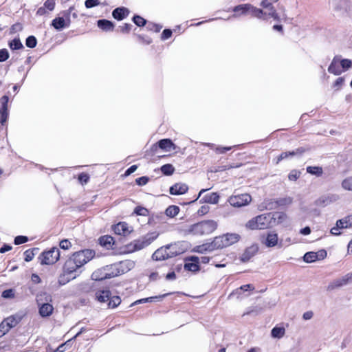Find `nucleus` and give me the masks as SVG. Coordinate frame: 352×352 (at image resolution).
Masks as SVG:
<instances>
[{
  "label": "nucleus",
  "mask_w": 352,
  "mask_h": 352,
  "mask_svg": "<svg viewBox=\"0 0 352 352\" xmlns=\"http://www.w3.org/2000/svg\"><path fill=\"white\" fill-rule=\"evenodd\" d=\"M8 58V51L6 49L0 50V62L6 61Z\"/></svg>",
  "instance_id": "obj_58"
},
{
  "label": "nucleus",
  "mask_w": 352,
  "mask_h": 352,
  "mask_svg": "<svg viewBox=\"0 0 352 352\" xmlns=\"http://www.w3.org/2000/svg\"><path fill=\"white\" fill-rule=\"evenodd\" d=\"M217 228V223L214 220H207L193 224L189 232L195 235L210 234Z\"/></svg>",
  "instance_id": "obj_2"
},
{
  "label": "nucleus",
  "mask_w": 352,
  "mask_h": 352,
  "mask_svg": "<svg viewBox=\"0 0 352 352\" xmlns=\"http://www.w3.org/2000/svg\"><path fill=\"white\" fill-rule=\"evenodd\" d=\"M135 213L138 215L146 216L148 214V210L143 207H137L135 209Z\"/></svg>",
  "instance_id": "obj_61"
},
{
  "label": "nucleus",
  "mask_w": 352,
  "mask_h": 352,
  "mask_svg": "<svg viewBox=\"0 0 352 352\" xmlns=\"http://www.w3.org/2000/svg\"><path fill=\"white\" fill-rule=\"evenodd\" d=\"M94 255L95 252L93 250L86 249L75 252L72 257L80 267L92 259Z\"/></svg>",
  "instance_id": "obj_8"
},
{
  "label": "nucleus",
  "mask_w": 352,
  "mask_h": 352,
  "mask_svg": "<svg viewBox=\"0 0 352 352\" xmlns=\"http://www.w3.org/2000/svg\"><path fill=\"white\" fill-rule=\"evenodd\" d=\"M174 167L169 164H164L161 167L162 172L166 175H170L174 172Z\"/></svg>",
  "instance_id": "obj_45"
},
{
  "label": "nucleus",
  "mask_w": 352,
  "mask_h": 352,
  "mask_svg": "<svg viewBox=\"0 0 352 352\" xmlns=\"http://www.w3.org/2000/svg\"><path fill=\"white\" fill-rule=\"evenodd\" d=\"M135 265V263L133 261L130 260H126L124 261H122L120 263V266L122 269V272L124 273V272H127L128 270H130L132 269Z\"/></svg>",
  "instance_id": "obj_41"
},
{
  "label": "nucleus",
  "mask_w": 352,
  "mask_h": 352,
  "mask_svg": "<svg viewBox=\"0 0 352 352\" xmlns=\"http://www.w3.org/2000/svg\"><path fill=\"white\" fill-rule=\"evenodd\" d=\"M133 21L136 25L139 27L144 26L146 23V21L139 15H135L133 17Z\"/></svg>",
  "instance_id": "obj_48"
},
{
  "label": "nucleus",
  "mask_w": 352,
  "mask_h": 352,
  "mask_svg": "<svg viewBox=\"0 0 352 352\" xmlns=\"http://www.w3.org/2000/svg\"><path fill=\"white\" fill-rule=\"evenodd\" d=\"M223 236L226 247L236 243L240 239V236L236 233H228Z\"/></svg>",
  "instance_id": "obj_28"
},
{
  "label": "nucleus",
  "mask_w": 352,
  "mask_h": 352,
  "mask_svg": "<svg viewBox=\"0 0 352 352\" xmlns=\"http://www.w3.org/2000/svg\"><path fill=\"white\" fill-rule=\"evenodd\" d=\"M330 3L337 11H346L349 7V0H331Z\"/></svg>",
  "instance_id": "obj_22"
},
{
  "label": "nucleus",
  "mask_w": 352,
  "mask_h": 352,
  "mask_svg": "<svg viewBox=\"0 0 352 352\" xmlns=\"http://www.w3.org/2000/svg\"><path fill=\"white\" fill-rule=\"evenodd\" d=\"M342 187L349 191H352V176L345 178L342 182Z\"/></svg>",
  "instance_id": "obj_44"
},
{
  "label": "nucleus",
  "mask_w": 352,
  "mask_h": 352,
  "mask_svg": "<svg viewBox=\"0 0 352 352\" xmlns=\"http://www.w3.org/2000/svg\"><path fill=\"white\" fill-rule=\"evenodd\" d=\"M129 14V10L124 7L117 8L112 12V16L118 21H121L126 18Z\"/></svg>",
  "instance_id": "obj_23"
},
{
  "label": "nucleus",
  "mask_w": 352,
  "mask_h": 352,
  "mask_svg": "<svg viewBox=\"0 0 352 352\" xmlns=\"http://www.w3.org/2000/svg\"><path fill=\"white\" fill-rule=\"evenodd\" d=\"M152 258L155 261H164L170 258L168 250L166 246L157 249L152 255Z\"/></svg>",
  "instance_id": "obj_21"
},
{
  "label": "nucleus",
  "mask_w": 352,
  "mask_h": 352,
  "mask_svg": "<svg viewBox=\"0 0 352 352\" xmlns=\"http://www.w3.org/2000/svg\"><path fill=\"white\" fill-rule=\"evenodd\" d=\"M72 339L67 340L66 342L58 346L54 352H65L66 351V345H69Z\"/></svg>",
  "instance_id": "obj_59"
},
{
  "label": "nucleus",
  "mask_w": 352,
  "mask_h": 352,
  "mask_svg": "<svg viewBox=\"0 0 352 352\" xmlns=\"http://www.w3.org/2000/svg\"><path fill=\"white\" fill-rule=\"evenodd\" d=\"M36 300L41 316L48 317L52 314L54 307L50 303L52 301V296L49 294L47 292L39 293L36 296Z\"/></svg>",
  "instance_id": "obj_1"
},
{
  "label": "nucleus",
  "mask_w": 352,
  "mask_h": 352,
  "mask_svg": "<svg viewBox=\"0 0 352 352\" xmlns=\"http://www.w3.org/2000/svg\"><path fill=\"white\" fill-rule=\"evenodd\" d=\"M97 23H98V28H100L101 30H102L104 31L113 30V27H114V25L111 21L106 20V19L98 20Z\"/></svg>",
  "instance_id": "obj_35"
},
{
  "label": "nucleus",
  "mask_w": 352,
  "mask_h": 352,
  "mask_svg": "<svg viewBox=\"0 0 352 352\" xmlns=\"http://www.w3.org/2000/svg\"><path fill=\"white\" fill-rule=\"evenodd\" d=\"M199 258L195 256H191L185 258L184 268L185 270L196 272L199 270Z\"/></svg>",
  "instance_id": "obj_10"
},
{
  "label": "nucleus",
  "mask_w": 352,
  "mask_h": 352,
  "mask_svg": "<svg viewBox=\"0 0 352 352\" xmlns=\"http://www.w3.org/2000/svg\"><path fill=\"white\" fill-rule=\"evenodd\" d=\"M338 227L344 228H349L352 227V214L345 217L337 221Z\"/></svg>",
  "instance_id": "obj_33"
},
{
  "label": "nucleus",
  "mask_w": 352,
  "mask_h": 352,
  "mask_svg": "<svg viewBox=\"0 0 352 352\" xmlns=\"http://www.w3.org/2000/svg\"><path fill=\"white\" fill-rule=\"evenodd\" d=\"M149 178L146 176L138 177L135 179V182L139 186H144L148 182Z\"/></svg>",
  "instance_id": "obj_56"
},
{
  "label": "nucleus",
  "mask_w": 352,
  "mask_h": 352,
  "mask_svg": "<svg viewBox=\"0 0 352 352\" xmlns=\"http://www.w3.org/2000/svg\"><path fill=\"white\" fill-rule=\"evenodd\" d=\"M248 14L258 19H262L264 14H267V12H263V10L257 8L250 3H248Z\"/></svg>",
  "instance_id": "obj_30"
},
{
  "label": "nucleus",
  "mask_w": 352,
  "mask_h": 352,
  "mask_svg": "<svg viewBox=\"0 0 352 352\" xmlns=\"http://www.w3.org/2000/svg\"><path fill=\"white\" fill-rule=\"evenodd\" d=\"M210 245L213 250L215 249H221L226 247L223 235L215 237L214 240L210 243Z\"/></svg>",
  "instance_id": "obj_34"
},
{
  "label": "nucleus",
  "mask_w": 352,
  "mask_h": 352,
  "mask_svg": "<svg viewBox=\"0 0 352 352\" xmlns=\"http://www.w3.org/2000/svg\"><path fill=\"white\" fill-rule=\"evenodd\" d=\"M350 280L347 274L344 275L340 278H338L331 282L327 287L328 290H333L336 288L342 287L350 283Z\"/></svg>",
  "instance_id": "obj_19"
},
{
  "label": "nucleus",
  "mask_w": 352,
  "mask_h": 352,
  "mask_svg": "<svg viewBox=\"0 0 352 352\" xmlns=\"http://www.w3.org/2000/svg\"><path fill=\"white\" fill-rule=\"evenodd\" d=\"M52 25L58 31L69 27V25L67 24L64 19H63L61 16H58L53 19L52 21Z\"/></svg>",
  "instance_id": "obj_25"
},
{
  "label": "nucleus",
  "mask_w": 352,
  "mask_h": 352,
  "mask_svg": "<svg viewBox=\"0 0 352 352\" xmlns=\"http://www.w3.org/2000/svg\"><path fill=\"white\" fill-rule=\"evenodd\" d=\"M28 239L27 236H17L14 239V244L15 245H20L25 243L28 241Z\"/></svg>",
  "instance_id": "obj_57"
},
{
  "label": "nucleus",
  "mask_w": 352,
  "mask_h": 352,
  "mask_svg": "<svg viewBox=\"0 0 352 352\" xmlns=\"http://www.w3.org/2000/svg\"><path fill=\"white\" fill-rule=\"evenodd\" d=\"M9 98L3 96L0 98V123L3 125L8 118V103Z\"/></svg>",
  "instance_id": "obj_11"
},
{
  "label": "nucleus",
  "mask_w": 352,
  "mask_h": 352,
  "mask_svg": "<svg viewBox=\"0 0 352 352\" xmlns=\"http://www.w3.org/2000/svg\"><path fill=\"white\" fill-rule=\"evenodd\" d=\"M219 199V196L217 195V193L212 192L204 196L201 199V202L215 204L218 203Z\"/></svg>",
  "instance_id": "obj_32"
},
{
  "label": "nucleus",
  "mask_w": 352,
  "mask_h": 352,
  "mask_svg": "<svg viewBox=\"0 0 352 352\" xmlns=\"http://www.w3.org/2000/svg\"><path fill=\"white\" fill-rule=\"evenodd\" d=\"M341 69L346 71L352 67V60L349 59H340Z\"/></svg>",
  "instance_id": "obj_47"
},
{
  "label": "nucleus",
  "mask_w": 352,
  "mask_h": 352,
  "mask_svg": "<svg viewBox=\"0 0 352 352\" xmlns=\"http://www.w3.org/2000/svg\"><path fill=\"white\" fill-rule=\"evenodd\" d=\"M8 324L10 329L15 327L17 324V320L14 316H10L3 320Z\"/></svg>",
  "instance_id": "obj_49"
},
{
  "label": "nucleus",
  "mask_w": 352,
  "mask_h": 352,
  "mask_svg": "<svg viewBox=\"0 0 352 352\" xmlns=\"http://www.w3.org/2000/svg\"><path fill=\"white\" fill-rule=\"evenodd\" d=\"M60 258V250L58 248H52L50 250L43 252L39 258L42 265H52Z\"/></svg>",
  "instance_id": "obj_7"
},
{
  "label": "nucleus",
  "mask_w": 352,
  "mask_h": 352,
  "mask_svg": "<svg viewBox=\"0 0 352 352\" xmlns=\"http://www.w3.org/2000/svg\"><path fill=\"white\" fill-rule=\"evenodd\" d=\"M228 201L232 206L241 208L248 205L252 201V197L249 194L245 193L232 195L229 197Z\"/></svg>",
  "instance_id": "obj_9"
},
{
  "label": "nucleus",
  "mask_w": 352,
  "mask_h": 352,
  "mask_svg": "<svg viewBox=\"0 0 352 352\" xmlns=\"http://www.w3.org/2000/svg\"><path fill=\"white\" fill-rule=\"evenodd\" d=\"M273 216L271 213L258 215L246 223V227L250 230H263L271 226Z\"/></svg>",
  "instance_id": "obj_3"
},
{
  "label": "nucleus",
  "mask_w": 352,
  "mask_h": 352,
  "mask_svg": "<svg viewBox=\"0 0 352 352\" xmlns=\"http://www.w3.org/2000/svg\"><path fill=\"white\" fill-rule=\"evenodd\" d=\"M327 256V252L324 250L318 252H309L305 254L303 260L306 263H312L320 258H324Z\"/></svg>",
  "instance_id": "obj_12"
},
{
  "label": "nucleus",
  "mask_w": 352,
  "mask_h": 352,
  "mask_svg": "<svg viewBox=\"0 0 352 352\" xmlns=\"http://www.w3.org/2000/svg\"><path fill=\"white\" fill-rule=\"evenodd\" d=\"M254 289V286L251 284H247L241 286L239 288H237L236 290L233 291L230 295L229 298H231L236 296L237 298H239L240 295L243 292H246L248 290H253Z\"/></svg>",
  "instance_id": "obj_29"
},
{
  "label": "nucleus",
  "mask_w": 352,
  "mask_h": 352,
  "mask_svg": "<svg viewBox=\"0 0 352 352\" xmlns=\"http://www.w3.org/2000/svg\"><path fill=\"white\" fill-rule=\"evenodd\" d=\"M95 298L100 302H108L109 308L117 307L121 302V299L118 296H111V292L108 289L98 290L95 293Z\"/></svg>",
  "instance_id": "obj_5"
},
{
  "label": "nucleus",
  "mask_w": 352,
  "mask_h": 352,
  "mask_svg": "<svg viewBox=\"0 0 352 352\" xmlns=\"http://www.w3.org/2000/svg\"><path fill=\"white\" fill-rule=\"evenodd\" d=\"M158 146L162 150L169 151L173 147L174 144L169 139H162L158 142Z\"/></svg>",
  "instance_id": "obj_36"
},
{
  "label": "nucleus",
  "mask_w": 352,
  "mask_h": 352,
  "mask_svg": "<svg viewBox=\"0 0 352 352\" xmlns=\"http://www.w3.org/2000/svg\"><path fill=\"white\" fill-rule=\"evenodd\" d=\"M248 3L241 4L233 8L232 10L235 13L233 16L236 17L240 15L248 14Z\"/></svg>",
  "instance_id": "obj_31"
},
{
  "label": "nucleus",
  "mask_w": 352,
  "mask_h": 352,
  "mask_svg": "<svg viewBox=\"0 0 352 352\" xmlns=\"http://www.w3.org/2000/svg\"><path fill=\"white\" fill-rule=\"evenodd\" d=\"M258 250V247L256 244L252 245L251 246L247 248L241 256V261H249L257 253Z\"/></svg>",
  "instance_id": "obj_16"
},
{
  "label": "nucleus",
  "mask_w": 352,
  "mask_h": 352,
  "mask_svg": "<svg viewBox=\"0 0 352 352\" xmlns=\"http://www.w3.org/2000/svg\"><path fill=\"white\" fill-rule=\"evenodd\" d=\"M23 29V26L21 23H15L12 25L10 28V34H14L17 32L21 31Z\"/></svg>",
  "instance_id": "obj_62"
},
{
  "label": "nucleus",
  "mask_w": 352,
  "mask_h": 352,
  "mask_svg": "<svg viewBox=\"0 0 352 352\" xmlns=\"http://www.w3.org/2000/svg\"><path fill=\"white\" fill-rule=\"evenodd\" d=\"M157 236L158 234L155 232L148 233L129 244L128 248L131 252L140 250L148 246Z\"/></svg>",
  "instance_id": "obj_4"
},
{
  "label": "nucleus",
  "mask_w": 352,
  "mask_h": 352,
  "mask_svg": "<svg viewBox=\"0 0 352 352\" xmlns=\"http://www.w3.org/2000/svg\"><path fill=\"white\" fill-rule=\"evenodd\" d=\"M294 156V153L292 151L283 152L277 158L276 164H278L281 160L292 157Z\"/></svg>",
  "instance_id": "obj_50"
},
{
  "label": "nucleus",
  "mask_w": 352,
  "mask_h": 352,
  "mask_svg": "<svg viewBox=\"0 0 352 352\" xmlns=\"http://www.w3.org/2000/svg\"><path fill=\"white\" fill-rule=\"evenodd\" d=\"M285 333V329L283 327H275L272 329L271 335L275 338H281Z\"/></svg>",
  "instance_id": "obj_37"
},
{
  "label": "nucleus",
  "mask_w": 352,
  "mask_h": 352,
  "mask_svg": "<svg viewBox=\"0 0 352 352\" xmlns=\"http://www.w3.org/2000/svg\"><path fill=\"white\" fill-rule=\"evenodd\" d=\"M105 271H106V269H102V270H98L97 271H95L91 275L92 279L96 280H104L106 278H109L112 276L117 275V274H109V273L106 272Z\"/></svg>",
  "instance_id": "obj_24"
},
{
  "label": "nucleus",
  "mask_w": 352,
  "mask_h": 352,
  "mask_svg": "<svg viewBox=\"0 0 352 352\" xmlns=\"http://www.w3.org/2000/svg\"><path fill=\"white\" fill-rule=\"evenodd\" d=\"M300 172L297 170H292L288 175V178L291 181H296L300 177Z\"/></svg>",
  "instance_id": "obj_54"
},
{
  "label": "nucleus",
  "mask_w": 352,
  "mask_h": 352,
  "mask_svg": "<svg viewBox=\"0 0 352 352\" xmlns=\"http://www.w3.org/2000/svg\"><path fill=\"white\" fill-rule=\"evenodd\" d=\"M115 234L118 235H127L131 232V229L125 222H120L113 228Z\"/></svg>",
  "instance_id": "obj_20"
},
{
  "label": "nucleus",
  "mask_w": 352,
  "mask_h": 352,
  "mask_svg": "<svg viewBox=\"0 0 352 352\" xmlns=\"http://www.w3.org/2000/svg\"><path fill=\"white\" fill-rule=\"evenodd\" d=\"M188 190V186L186 184L176 183L170 188L169 192L173 195H180L185 194Z\"/></svg>",
  "instance_id": "obj_18"
},
{
  "label": "nucleus",
  "mask_w": 352,
  "mask_h": 352,
  "mask_svg": "<svg viewBox=\"0 0 352 352\" xmlns=\"http://www.w3.org/2000/svg\"><path fill=\"white\" fill-rule=\"evenodd\" d=\"M179 208L178 206H170L166 208L165 213L168 217H174L179 213Z\"/></svg>",
  "instance_id": "obj_42"
},
{
  "label": "nucleus",
  "mask_w": 352,
  "mask_h": 352,
  "mask_svg": "<svg viewBox=\"0 0 352 352\" xmlns=\"http://www.w3.org/2000/svg\"><path fill=\"white\" fill-rule=\"evenodd\" d=\"M344 77H339L338 78L336 81L334 82L333 86L336 88V90H340L344 84Z\"/></svg>",
  "instance_id": "obj_51"
},
{
  "label": "nucleus",
  "mask_w": 352,
  "mask_h": 352,
  "mask_svg": "<svg viewBox=\"0 0 352 352\" xmlns=\"http://www.w3.org/2000/svg\"><path fill=\"white\" fill-rule=\"evenodd\" d=\"M37 41L35 36H29L25 41V45L30 48H34L36 46Z\"/></svg>",
  "instance_id": "obj_46"
},
{
  "label": "nucleus",
  "mask_w": 352,
  "mask_h": 352,
  "mask_svg": "<svg viewBox=\"0 0 352 352\" xmlns=\"http://www.w3.org/2000/svg\"><path fill=\"white\" fill-rule=\"evenodd\" d=\"M261 6L268 10L267 15L270 17L273 18L276 21L280 20L279 16L278 15L276 9L272 6V3L270 0H262Z\"/></svg>",
  "instance_id": "obj_15"
},
{
  "label": "nucleus",
  "mask_w": 352,
  "mask_h": 352,
  "mask_svg": "<svg viewBox=\"0 0 352 352\" xmlns=\"http://www.w3.org/2000/svg\"><path fill=\"white\" fill-rule=\"evenodd\" d=\"M265 244L269 248L274 247L276 245H278L279 248L283 247V239L278 241V234L274 232H271L267 234Z\"/></svg>",
  "instance_id": "obj_13"
},
{
  "label": "nucleus",
  "mask_w": 352,
  "mask_h": 352,
  "mask_svg": "<svg viewBox=\"0 0 352 352\" xmlns=\"http://www.w3.org/2000/svg\"><path fill=\"white\" fill-rule=\"evenodd\" d=\"M10 328L6 322L2 321L0 324V338L5 336L9 331Z\"/></svg>",
  "instance_id": "obj_53"
},
{
  "label": "nucleus",
  "mask_w": 352,
  "mask_h": 352,
  "mask_svg": "<svg viewBox=\"0 0 352 352\" xmlns=\"http://www.w3.org/2000/svg\"><path fill=\"white\" fill-rule=\"evenodd\" d=\"M34 249H33V250L29 249V250H27L26 251H25L24 259L26 262L31 261L33 259V258L34 257Z\"/></svg>",
  "instance_id": "obj_52"
},
{
  "label": "nucleus",
  "mask_w": 352,
  "mask_h": 352,
  "mask_svg": "<svg viewBox=\"0 0 352 352\" xmlns=\"http://www.w3.org/2000/svg\"><path fill=\"white\" fill-rule=\"evenodd\" d=\"M75 10V8L74 6H71L68 10H64L62 12V18L64 19V20L67 22V24L70 25L71 24V15L74 19H76L78 17V14L76 12H74Z\"/></svg>",
  "instance_id": "obj_27"
},
{
  "label": "nucleus",
  "mask_w": 352,
  "mask_h": 352,
  "mask_svg": "<svg viewBox=\"0 0 352 352\" xmlns=\"http://www.w3.org/2000/svg\"><path fill=\"white\" fill-rule=\"evenodd\" d=\"M80 266L76 263V262L70 257L65 262L63 267V274L60 277L59 283L61 285L65 284L70 279H73L76 277L73 274L78 269Z\"/></svg>",
  "instance_id": "obj_6"
},
{
  "label": "nucleus",
  "mask_w": 352,
  "mask_h": 352,
  "mask_svg": "<svg viewBox=\"0 0 352 352\" xmlns=\"http://www.w3.org/2000/svg\"><path fill=\"white\" fill-rule=\"evenodd\" d=\"M9 47L13 50H20L23 47V44L19 38H15L12 40L9 43Z\"/></svg>",
  "instance_id": "obj_43"
},
{
  "label": "nucleus",
  "mask_w": 352,
  "mask_h": 352,
  "mask_svg": "<svg viewBox=\"0 0 352 352\" xmlns=\"http://www.w3.org/2000/svg\"><path fill=\"white\" fill-rule=\"evenodd\" d=\"M131 27V24L124 23V25L119 26V30L122 33H128L130 32Z\"/></svg>",
  "instance_id": "obj_60"
},
{
  "label": "nucleus",
  "mask_w": 352,
  "mask_h": 352,
  "mask_svg": "<svg viewBox=\"0 0 352 352\" xmlns=\"http://www.w3.org/2000/svg\"><path fill=\"white\" fill-rule=\"evenodd\" d=\"M44 7L50 11L53 10L55 7L54 0H47L44 3Z\"/></svg>",
  "instance_id": "obj_63"
},
{
  "label": "nucleus",
  "mask_w": 352,
  "mask_h": 352,
  "mask_svg": "<svg viewBox=\"0 0 352 352\" xmlns=\"http://www.w3.org/2000/svg\"><path fill=\"white\" fill-rule=\"evenodd\" d=\"M338 198V197L336 195H322L315 201V204L317 206L324 207L336 201Z\"/></svg>",
  "instance_id": "obj_14"
},
{
  "label": "nucleus",
  "mask_w": 352,
  "mask_h": 352,
  "mask_svg": "<svg viewBox=\"0 0 352 352\" xmlns=\"http://www.w3.org/2000/svg\"><path fill=\"white\" fill-rule=\"evenodd\" d=\"M113 238L108 235L101 236L99 239L100 244L107 248L111 247V244L113 243Z\"/></svg>",
  "instance_id": "obj_40"
},
{
  "label": "nucleus",
  "mask_w": 352,
  "mask_h": 352,
  "mask_svg": "<svg viewBox=\"0 0 352 352\" xmlns=\"http://www.w3.org/2000/svg\"><path fill=\"white\" fill-rule=\"evenodd\" d=\"M166 248L168 250L170 258L176 256L183 252V250L179 247L177 243L167 245H166Z\"/></svg>",
  "instance_id": "obj_26"
},
{
  "label": "nucleus",
  "mask_w": 352,
  "mask_h": 352,
  "mask_svg": "<svg viewBox=\"0 0 352 352\" xmlns=\"http://www.w3.org/2000/svg\"><path fill=\"white\" fill-rule=\"evenodd\" d=\"M100 4L99 0H86L85 6L87 8H91Z\"/></svg>",
  "instance_id": "obj_55"
},
{
  "label": "nucleus",
  "mask_w": 352,
  "mask_h": 352,
  "mask_svg": "<svg viewBox=\"0 0 352 352\" xmlns=\"http://www.w3.org/2000/svg\"><path fill=\"white\" fill-rule=\"evenodd\" d=\"M306 170L308 173L317 177L321 176L323 173V170L320 166H307Z\"/></svg>",
  "instance_id": "obj_38"
},
{
  "label": "nucleus",
  "mask_w": 352,
  "mask_h": 352,
  "mask_svg": "<svg viewBox=\"0 0 352 352\" xmlns=\"http://www.w3.org/2000/svg\"><path fill=\"white\" fill-rule=\"evenodd\" d=\"M89 179V177L87 173H80L78 175V180L80 182L81 184H87Z\"/></svg>",
  "instance_id": "obj_64"
},
{
  "label": "nucleus",
  "mask_w": 352,
  "mask_h": 352,
  "mask_svg": "<svg viewBox=\"0 0 352 352\" xmlns=\"http://www.w3.org/2000/svg\"><path fill=\"white\" fill-rule=\"evenodd\" d=\"M341 69L340 58L338 56H335L328 67V72L329 73L333 74L334 75L338 76L342 72Z\"/></svg>",
  "instance_id": "obj_17"
},
{
  "label": "nucleus",
  "mask_w": 352,
  "mask_h": 352,
  "mask_svg": "<svg viewBox=\"0 0 352 352\" xmlns=\"http://www.w3.org/2000/svg\"><path fill=\"white\" fill-rule=\"evenodd\" d=\"M212 250L213 249L210 245V243H204L194 248V251L199 253H204L206 252H211Z\"/></svg>",
  "instance_id": "obj_39"
}]
</instances>
